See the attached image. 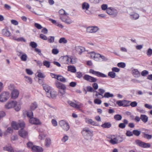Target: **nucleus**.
<instances>
[{"mask_svg":"<svg viewBox=\"0 0 152 152\" xmlns=\"http://www.w3.org/2000/svg\"><path fill=\"white\" fill-rule=\"evenodd\" d=\"M55 85L56 87L59 89H63L64 90H66V87L65 85L59 82L58 80L55 81Z\"/></svg>","mask_w":152,"mask_h":152,"instance_id":"15","label":"nucleus"},{"mask_svg":"<svg viewBox=\"0 0 152 152\" xmlns=\"http://www.w3.org/2000/svg\"><path fill=\"white\" fill-rule=\"evenodd\" d=\"M75 50L80 54H81L84 50V49L83 47L79 46L76 47Z\"/></svg>","mask_w":152,"mask_h":152,"instance_id":"30","label":"nucleus"},{"mask_svg":"<svg viewBox=\"0 0 152 152\" xmlns=\"http://www.w3.org/2000/svg\"><path fill=\"white\" fill-rule=\"evenodd\" d=\"M20 58L22 61H26L27 58V56L26 53H24L21 56Z\"/></svg>","mask_w":152,"mask_h":152,"instance_id":"37","label":"nucleus"},{"mask_svg":"<svg viewBox=\"0 0 152 152\" xmlns=\"http://www.w3.org/2000/svg\"><path fill=\"white\" fill-rule=\"evenodd\" d=\"M27 147L29 148H31L32 150V148L33 146L34 145H33V143L32 142L29 141L27 143Z\"/></svg>","mask_w":152,"mask_h":152,"instance_id":"53","label":"nucleus"},{"mask_svg":"<svg viewBox=\"0 0 152 152\" xmlns=\"http://www.w3.org/2000/svg\"><path fill=\"white\" fill-rule=\"evenodd\" d=\"M89 72L92 73L95 75L99 77H107V76L104 74L99 72L95 71L92 69H90L89 70Z\"/></svg>","mask_w":152,"mask_h":152,"instance_id":"11","label":"nucleus"},{"mask_svg":"<svg viewBox=\"0 0 152 152\" xmlns=\"http://www.w3.org/2000/svg\"><path fill=\"white\" fill-rule=\"evenodd\" d=\"M140 119L144 123H145L148 121V118L145 115H140Z\"/></svg>","mask_w":152,"mask_h":152,"instance_id":"27","label":"nucleus"},{"mask_svg":"<svg viewBox=\"0 0 152 152\" xmlns=\"http://www.w3.org/2000/svg\"><path fill=\"white\" fill-rule=\"evenodd\" d=\"M116 138L117 140L118 143L122 142L124 140V139L123 137L121 136H118Z\"/></svg>","mask_w":152,"mask_h":152,"instance_id":"49","label":"nucleus"},{"mask_svg":"<svg viewBox=\"0 0 152 152\" xmlns=\"http://www.w3.org/2000/svg\"><path fill=\"white\" fill-rule=\"evenodd\" d=\"M38 104L36 102L31 103L30 107L31 110H34L38 107Z\"/></svg>","mask_w":152,"mask_h":152,"instance_id":"23","label":"nucleus"},{"mask_svg":"<svg viewBox=\"0 0 152 152\" xmlns=\"http://www.w3.org/2000/svg\"><path fill=\"white\" fill-rule=\"evenodd\" d=\"M59 125L64 130L66 131L68 130L70 128L69 123L64 120L60 121L59 122Z\"/></svg>","mask_w":152,"mask_h":152,"instance_id":"8","label":"nucleus"},{"mask_svg":"<svg viewBox=\"0 0 152 152\" xmlns=\"http://www.w3.org/2000/svg\"><path fill=\"white\" fill-rule=\"evenodd\" d=\"M2 34L6 37H9L11 35V33L9 29L6 28L2 30Z\"/></svg>","mask_w":152,"mask_h":152,"instance_id":"22","label":"nucleus"},{"mask_svg":"<svg viewBox=\"0 0 152 152\" xmlns=\"http://www.w3.org/2000/svg\"><path fill=\"white\" fill-rule=\"evenodd\" d=\"M30 45L33 48H36L37 47V43L34 42H31L30 43Z\"/></svg>","mask_w":152,"mask_h":152,"instance_id":"47","label":"nucleus"},{"mask_svg":"<svg viewBox=\"0 0 152 152\" xmlns=\"http://www.w3.org/2000/svg\"><path fill=\"white\" fill-rule=\"evenodd\" d=\"M102 101L101 100L96 99H95L94 100V102L96 104H100L102 103Z\"/></svg>","mask_w":152,"mask_h":152,"instance_id":"57","label":"nucleus"},{"mask_svg":"<svg viewBox=\"0 0 152 152\" xmlns=\"http://www.w3.org/2000/svg\"><path fill=\"white\" fill-rule=\"evenodd\" d=\"M51 122L54 126H56L57 125V122L56 120L54 119H52Z\"/></svg>","mask_w":152,"mask_h":152,"instance_id":"64","label":"nucleus"},{"mask_svg":"<svg viewBox=\"0 0 152 152\" xmlns=\"http://www.w3.org/2000/svg\"><path fill=\"white\" fill-rule=\"evenodd\" d=\"M3 149L4 150L8 151L9 152H14V151L11 146L4 147Z\"/></svg>","mask_w":152,"mask_h":152,"instance_id":"31","label":"nucleus"},{"mask_svg":"<svg viewBox=\"0 0 152 152\" xmlns=\"http://www.w3.org/2000/svg\"><path fill=\"white\" fill-rule=\"evenodd\" d=\"M40 37L44 40H46L48 39L47 37L43 34H40Z\"/></svg>","mask_w":152,"mask_h":152,"instance_id":"58","label":"nucleus"},{"mask_svg":"<svg viewBox=\"0 0 152 152\" xmlns=\"http://www.w3.org/2000/svg\"><path fill=\"white\" fill-rule=\"evenodd\" d=\"M148 74V72L146 70H144L141 73V75L142 76H144Z\"/></svg>","mask_w":152,"mask_h":152,"instance_id":"61","label":"nucleus"},{"mask_svg":"<svg viewBox=\"0 0 152 152\" xmlns=\"http://www.w3.org/2000/svg\"><path fill=\"white\" fill-rule=\"evenodd\" d=\"M68 71L71 72L75 73L76 72V69L75 66L69 65L68 66Z\"/></svg>","mask_w":152,"mask_h":152,"instance_id":"25","label":"nucleus"},{"mask_svg":"<svg viewBox=\"0 0 152 152\" xmlns=\"http://www.w3.org/2000/svg\"><path fill=\"white\" fill-rule=\"evenodd\" d=\"M14 107L15 108V109L16 111H19L21 108V106L19 104L17 105V104L16 105H15Z\"/></svg>","mask_w":152,"mask_h":152,"instance_id":"59","label":"nucleus"},{"mask_svg":"<svg viewBox=\"0 0 152 152\" xmlns=\"http://www.w3.org/2000/svg\"><path fill=\"white\" fill-rule=\"evenodd\" d=\"M18 133L20 136L23 138L26 137L28 134L27 132L23 129L19 131Z\"/></svg>","mask_w":152,"mask_h":152,"instance_id":"20","label":"nucleus"},{"mask_svg":"<svg viewBox=\"0 0 152 152\" xmlns=\"http://www.w3.org/2000/svg\"><path fill=\"white\" fill-rule=\"evenodd\" d=\"M113 96L114 95L113 94H110L109 92H106L104 93V96H103L102 98H103V97L109 98L110 97H113Z\"/></svg>","mask_w":152,"mask_h":152,"instance_id":"35","label":"nucleus"},{"mask_svg":"<svg viewBox=\"0 0 152 152\" xmlns=\"http://www.w3.org/2000/svg\"><path fill=\"white\" fill-rule=\"evenodd\" d=\"M108 75L112 78H114L116 76V74L113 72H110L108 73Z\"/></svg>","mask_w":152,"mask_h":152,"instance_id":"44","label":"nucleus"},{"mask_svg":"<svg viewBox=\"0 0 152 152\" xmlns=\"http://www.w3.org/2000/svg\"><path fill=\"white\" fill-rule=\"evenodd\" d=\"M147 54L148 56H150L152 54V49L149 48L147 51Z\"/></svg>","mask_w":152,"mask_h":152,"instance_id":"63","label":"nucleus"},{"mask_svg":"<svg viewBox=\"0 0 152 152\" xmlns=\"http://www.w3.org/2000/svg\"><path fill=\"white\" fill-rule=\"evenodd\" d=\"M17 102L14 101H8L5 105V108L7 109H10L13 107L16 104Z\"/></svg>","mask_w":152,"mask_h":152,"instance_id":"12","label":"nucleus"},{"mask_svg":"<svg viewBox=\"0 0 152 152\" xmlns=\"http://www.w3.org/2000/svg\"><path fill=\"white\" fill-rule=\"evenodd\" d=\"M27 116L30 118L29 121L30 123L36 125L41 124V122L39 119L33 117V114L32 111L31 110L28 112L27 113Z\"/></svg>","mask_w":152,"mask_h":152,"instance_id":"2","label":"nucleus"},{"mask_svg":"<svg viewBox=\"0 0 152 152\" xmlns=\"http://www.w3.org/2000/svg\"><path fill=\"white\" fill-rule=\"evenodd\" d=\"M43 87L47 93H48L51 91V87L48 85L46 84H43Z\"/></svg>","mask_w":152,"mask_h":152,"instance_id":"24","label":"nucleus"},{"mask_svg":"<svg viewBox=\"0 0 152 152\" xmlns=\"http://www.w3.org/2000/svg\"><path fill=\"white\" fill-rule=\"evenodd\" d=\"M135 142L138 145L142 148H150L151 147V145L150 143H145L140 140H136Z\"/></svg>","mask_w":152,"mask_h":152,"instance_id":"10","label":"nucleus"},{"mask_svg":"<svg viewBox=\"0 0 152 152\" xmlns=\"http://www.w3.org/2000/svg\"><path fill=\"white\" fill-rule=\"evenodd\" d=\"M126 134L128 136H132L133 135V131L132 132L129 131H127L126 133Z\"/></svg>","mask_w":152,"mask_h":152,"instance_id":"62","label":"nucleus"},{"mask_svg":"<svg viewBox=\"0 0 152 152\" xmlns=\"http://www.w3.org/2000/svg\"><path fill=\"white\" fill-rule=\"evenodd\" d=\"M34 26L37 28L39 29H40L42 28V26L38 23H35L34 24Z\"/></svg>","mask_w":152,"mask_h":152,"instance_id":"55","label":"nucleus"},{"mask_svg":"<svg viewBox=\"0 0 152 152\" xmlns=\"http://www.w3.org/2000/svg\"><path fill=\"white\" fill-rule=\"evenodd\" d=\"M43 149L39 146L34 145L32 148V151L33 152H42Z\"/></svg>","mask_w":152,"mask_h":152,"instance_id":"18","label":"nucleus"},{"mask_svg":"<svg viewBox=\"0 0 152 152\" xmlns=\"http://www.w3.org/2000/svg\"><path fill=\"white\" fill-rule=\"evenodd\" d=\"M83 78L85 80L90 82H95L97 80L96 78L87 75H85Z\"/></svg>","mask_w":152,"mask_h":152,"instance_id":"14","label":"nucleus"},{"mask_svg":"<svg viewBox=\"0 0 152 152\" xmlns=\"http://www.w3.org/2000/svg\"><path fill=\"white\" fill-rule=\"evenodd\" d=\"M68 103L71 106L77 108H80L81 107L83 106V105L82 104L80 103L79 102H77V104H75L70 101H68Z\"/></svg>","mask_w":152,"mask_h":152,"instance_id":"16","label":"nucleus"},{"mask_svg":"<svg viewBox=\"0 0 152 152\" xmlns=\"http://www.w3.org/2000/svg\"><path fill=\"white\" fill-rule=\"evenodd\" d=\"M45 136V134L43 133H40L39 136V139L42 140L43 139Z\"/></svg>","mask_w":152,"mask_h":152,"instance_id":"52","label":"nucleus"},{"mask_svg":"<svg viewBox=\"0 0 152 152\" xmlns=\"http://www.w3.org/2000/svg\"><path fill=\"white\" fill-rule=\"evenodd\" d=\"M101 55L99 53H96L95 55V57L94 60L96 61H100V58Z\"/></svg>","mask_w":152,"mask_h":152,"instance_id":"54","label":"nucleus"},{"mask_svg":"<svg viewBox=\"0 0 152 152\" xmlns=\"http://www.w3.org/2000/svg\"><path fill=\"white\" fill-rule=\"evenodd\" d=\"M10 96V93L8 91L2 92L0 95V101L1 102H6Z\"/></svg>","mask_w":152,"mask_h":152,"instance_id":"7","label":"nucleus"},{"mask_svg":"<svg viewBox=\"0 0 152 152\" xmlns=\"http://www.w3.org/2000/svg\"><path fill=\"white\" fill-rule=\"evenodd\" d=\"M63 60L65 61V64H69L70 63L74 64L76 62L77 58L74 56H71L69 57L68 56H64L63 58Z\"/></svg>","mask_w":152,"mask_h":152,"instance_id":"5","label":"nucleus"},{"mask_svg":"<svg viewBox=\"0 0 152 152\" xmlns=\"http://www.w3.org/2000/svg\"><path fill=\"white\" fill-rule=\"evenodd\" d=\"M109 142L112 144H115L118 143L116 138H114L113 139L111 138Z\"/></svg>","mask_w":152,"mask_h":152,"instance_id":"38","label":"nucleus"},{"mask_svg":"<svg viewBox=\"0 0 152 152\" xmlns=\"http://www.w3.org/2000/svg\"><path fill=\"white\" fill-rule=\"evenodd\" d=\"M142 130L143 131L142 133L143 134V137L147 140H150L152 138V132L151 130L145 129H143Z\"/></svg>","mask_w":152,"mask_h":152,"instance_id":"6","label":"nucleus"},{"mask_svg":"<svg viewBox=\"0 0 152 152\" xmlns=\"http://www.w3.org/2000/svg\"><path fill=\"white\" fill-rule=\"evenodd\" d=\"M99 28L96 26L89 27L87 28L86 31L88 32L95 33L96 32Z\"/></svg>","mask_w":152,"mask_h":152,"instance_id":"17","label":"nucleus"},{"mask_svg":"<svg viewBox=\"0 0 152 152\" xmlns=\"http://www.w3.org/2000/svg\"><path fill=\"white\" fill-rule=\"evenodd\" d=\"M82 133L85 139L89 140L91 139L92 132L88 128H86L83 129L82 131Z\"/></svg>","mask_w":152,"mask_h":152,"instance_id":"4","label":"nucleus"},{"mask_svg":"<svg viewBox=\"0 0 152 152\" xmlns=\"http://www.w3.org/2000/svg\"><path fill=\"white\" fill-rule=\"evenodd\" d=\"M106 12L112 17H115L118 14L117 10L113 7H109L106 10Z\"/></svg>","mask_w":152,"mask_h":152,"instance_id":"9","label":"nucleus"},{"mask_svg":"<svg viewBox=\"0 0 152 152\" xmlns=\"http://www.w3.org/2000/svg\"><path fill=\"white\" fill-rule=\"evenodd\" d=\"M18 124L20 127L21 128V129H23V128L25 126V124L23 121H22L21 122L19 123Z\"/></svg>","mask_w":152,"mask_h":152,"instance_id":"60","label":"nucleus"},{"mask_svg":"<svg viewBox=\"0 0 152 152\" xmlns=\"http://www.w3.org/2000/svg\"><path fill=\"white\" fill-rule=\"evenodd\" d=\"M122 118L121 115L119 114H116L114 115V118L117 121L121 120Z\"/></svg>","mask_w":152,"mask_h":152,"instance_id":"40","label":"nucleus"},{"mask_svg":"<svg viewBox=\"0 0 152 152\" xmlns=\"http://www.w3.org/2000/svg\"><path fill=\"white\" fill-rule=\"evenodd\" d=\"M130 102V101L126 100H118L117 101L116 103L119 106L127 107L129 106L128 104Z\"/></svg>","mask_w":152,"mask_h":152,"instance_id":"13","label":"nucleus"},{"mask_svg":"<svg viewBox=\"0 0 152 152\" xmlns=\"http://www.w3.org/2000/svg\"><path fill=\"white\" fill-rule=\"evenodd\" d=\"M132 73L135 77L137 78L140 76V73L137 69H133L132 71Z\"/></svg>","mask_w":152,"mask_h":152,"instance_id":"21","label":"nucleus"},{"mask_svg":"<svg viewBox=\"0 0 152 152\" xmlns=\"http://www.w3.org/2000/svg\"><path fill=\"white\" fill-rule=\"evenodd\" d=\"M19 94L18 91L17 89H14L11 93V98L14 99H15L18 97Z\"/></svg>","mask_w":152,"mask_h":152,"instance_id":"19","label":"nucleus"},{"mask_svg":"<svg viewBox=\"0 0 152 152\" xmlns=\"http://www.w3.org/2000/svg\"><path fill=\"white\" fill-rule=\"evenodd\" d=\"M48 42L49 43H52L54 42V37L53 36L49 37L48 38Z\"/></svg>","mask_w":152,"mask_h":152,"instance_id":"46","label":"nucleus"},{"mask_svg":"<svg viewBox=\"0 0 152 152\" xmlns=\"http://www.w3.org/2000/svg\"><path fill=\"white\" fill-rule=\"evenodd\" d=\"M15 86L13 84H10L8 87V89L11 91H13V90L15 89Z\"/></svg>","mask_w":152,"mask_h":152,"instance_id":"56","label":"nucleus"},{"mask_svg":"<svg viewBox=\"0 0 152 152\" xmlns=\"http://www.w3.org/2000/svg\"><path fill=\"white\" fill-rule=\"evenodd\" d=\"M85 121L86 123L88 124H90L93 125H95V122L91 119L86 118L85 119Z\"/></svg>","mask_w":152,"mask_h":152,"instance_id":"29","label":"nucleus"},{"mask_svg":"<svg viewBox=\"0 0 152 152\" xmlns=\"http://www.w3.org/2000/svg\"><path fill=\"white\" fill-rule=\"evenodd\" d=\"M67 42V40L64 37L61 38L59 40V42L60 43H63L66 44Z\"/></svg>","mask_w":152,"mask_h":152,"instance_id":"43","label":"nucleus"},{"mask_svg":"<svg viewBox=\"0 0 152 152\" xmlns=\"http://www.w3.org/2000/svg\"><path fill=\"white\" fill-rule=\"evenodd\" d=\"M59 18L62 22L67 24H70L73 22L71 18L68 16L69 14L63 9H61L59 11Z\"/></svg>","mask_w":152,"mask_h":152,"instance_id":"1","label":"nucleus"},{"mask_svg":"<svg viewBox=\"0 0 152 152\" xmlns=\"http://www.w3.org/2000/svg\"><path fill=\"white\" fill-rule=\"evenodd\" d=\"M25 77L26 78L25 80L27 82L30 84L32 83V80L31 78L27 76H25Z\"/></svg>","mask_w":152,"mask_h":152,"instance_id":"39","label":"nucleus"},{"mask_svg":"<svg viewBox=\"0 0 152 152\" xmlns=\"http://www.w3.org/2000/svg\"><path fill=\"white\" fill-rule=\"evenodd\" d=\"M101 127L104 128H109L111 126V124L110 122H105L102 124Z\"/></svg>","mask_w":152,"mask_h":152,"instance_id":"28","label":"nucleus"},{"mask_svg":"<svg viewBox=\"0 0 152 152\" xmlns=\"http://www.w3.org/2000/svg\"><path fill=\"white\" fill-rule=\"evenodd\" d=\"M51 144V140L49 138H47L45 139V145L47 147H49Z\"/></svg>","mask_w":152,"mask_h":152,"instance_id":"34","label":"nucleus"},{"mask_svg":"<svg viewBox=\"0 0 152 152\" xmlns=\"http://www.w3.org/2000/svg\"><path fill=\"white\" fill-rule=\"evenodd\" d=\"M12 126L14 129L17 130L19 128V124H18L16 122L13 121L12 123Z\"/></svg>","mask_w":152,"mask_h":152,"instance_id":"36","label":"nucleus"},{"mask_svg":"<svg viewBox=\"0 0 152 152\" xmlns=\"http://www.w3.org/2000/svg\"><path fill=\"white\" fill-rule=\"evenodd\" d=\"M98 91H99L98 92V94H99V95H101L102 97L103 96H104L103 95V94L105 92V90L103 89L100 88L99 89Z\"/></svg>","mask_w":152,"mask_h":152,"instance_id":"42","label":"nucleus"},{"mask_svg":"<svg viewBox=\"0 0 152 152\" xmlns=\"http://www.w3.org/2000/svg\"><path fill=\"white\" fill-rule=\"evenodd\" d=\"M117 65L119 67L124 68L125 67L126 64L124 63L120 62L118 63Z\"/></svg>","mask_w":152,"mask_h":152,"instance_id":"50","label":"nucleus"},{"mask_svg":"<svg viewBox=\"0 0 152 152\" xmlns=\"http://www.w3.org/2000/svg\"><path fill=\"white\" fill-rule=\"evenodd\" d=\"M69 138L68 137L65 135H64V137L62 138L61 141L63 142H65L67 141Z\"/></svg>","mask_w":152,"mask_h":152,"instance_id":"51","label":"nucleus"},{"mask_svg":"<svg viewBox=\"0 0 152 152\" xmlns=\"http://www.w3.org/2000/svg\"><path fill=\"white\" fill-rule=\"evenodd\" d=\"M86 89L87 91L90 92H94L95 91L94 90L93 88L91 86H88L86 87Z\"/></svg>","mask_w":152,"mask_h":152,"instance_id":"48","label":"nucleus"},{"mask_svg":"<svg viewBox=\"0 0 152 152\" xmlns=\"http://www.w3.org/2000/svg\"><path fill=\"white\" fill-rule=\"evenodd\" d=\"M89 4L87 3L84 2L83 3L82 7L83 10H88L89 7Z\"/></svg>","mask_w":152,"mask_h":152,"instance_id":"32","label":"nucleus"},{"mask_svg":"<svg viewBox=\"0 0 152 152\" xmlns=\"http://www.w3.org/2000/svg\"><path fill=\"white\" fill-rule=\"evenodd\" d=\"M130 10L131 11L129 14L130 18L134 20L138 19L140 17L139 15L135 12L137 10H139V9L135 7H132L130 8Z\"/></svg>","mask_w":152,"mask_h":152,"instance_id":"3","label":"nucleus"},{"mask_svg":"<svg viewBox=\"0 0 152 152\" xmlns=\"http://www.w3.org/2000/svg\"><path fill=\"white\" fill-rule=\"evenodd\" d=\"M141 133V132L137 130H133V134L135 136H139Z\"/></svg>","mask_w":152,"mask_h":152,"instance_id":"45","label":"nucleus"},{"mask_svg":"<svg viewBox=\"0 0 152 152\" xmlns=\"http://www.w3.org/2000/svg\"><path fill=\"white\" fill-rule=\"evenodd\" d=\"M56 79L58 80L63 83H65L66 82V79L61 75H57Z\"/></svg>","mask_w":152,"mask_h":152,"instance_id":"26","label":"nucleus"},{"mask_svg":"<svg viewBox=\"0 0 152 152\" xmlns=\"http://www.w3.org/2000/svg\"><path fill=\"white\" fill-rule=\"evenodd\" d=\"M47 95L48 97L49 98L51 97L52 98H55L56 96L55 93L53 92H51V91L48 93H47Z\"/></svg>","mask_w":152,"mask_h":152,"instance_id":"33","label":"nucleus"},{"mask_svg":"<svg viewBox=\"0 0 152 152\" xmlns=\"http://www.w3.org/2000/svg\"><path fill=\"white\" fill-rule=\"evenodd\" d=\"M43 64L44 66H45L47 68H49L50 65V63L48 61H43Z\"/></svg>","mask_w":152,"mask_h":152,"instance_id":"41","label":"nucleus"}]
</instances>
